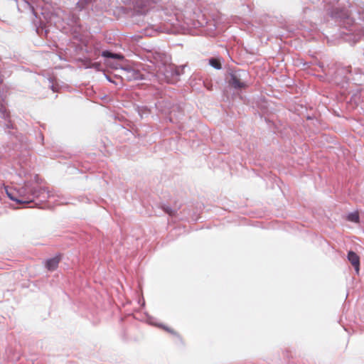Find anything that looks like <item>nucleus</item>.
I'll return each instance as SVG.
<instances>
[{"mask_svg": "<svg viewBox=\"0 0 364 364\" xmlns=\"http://www.w3.org/2000/svg\"><path fill=\"white\" fill-rule=\"evenodd\" d=\"M27 189V185H26L19 190L20 198L14 196L12 193L9 191H7V195L11 200L16 201L18 203H28L32 201V200L29 197L26 196Z\"/></svg>", "mask_w": 364, "mask_h": 364, "instance_id": "f257e3e1", "label": "nucleus"}, {"mask_svg": "<svg viewBox=\"0 0 364 364\" xmlns=\"http://www.w3.org/2000/svg\"><path fill=\"white\" fill-rule=\"evenodd\" d=\"M228 82L235 88H243L245 87V84L241 80L240 74L237 72H233L230 74Z\"/></svg>", "mask_w": 364, "mask_h": 364, "instance_id": "f03ea898", "label": "nucleus"}, {"mask_svg": "<svg viewBox=\"0 0 364 364\" xmlns=\"http://www.w3.org/2000/svg\"><path fill=\"white\" fill-rule=\"evenodd\" d=\"M348 261L354 267L357 274L360 271V257L353 251H349L347 255Z\"/></svg>", "mask_w": 364, "mask_h": 364, "instance_id": "7ed1b4c3", "label": "nucleus"}, {"mask_svg": "<svg viewBox=\"0 0 364 364\" xmlns=\"http://www.w3.org/2000/svg\"><path fill=\"white\" fill-rule=\"evenodd\" d=\"M60 261V256H55L53 258L48 259L45 262V266L48 271L55 270Z\"/></svg>", "mask_w": 364, "mask_h": 364, "instance_id": "20e7f679", "label": "nucleus"}, {"mask_svg": "<svg viewBox=\"0 0 364 364\" xmlns=\"http://www.w3.org/2000/svg\"><path fill=\"white\" fill-rule=\"evenodd\" d=\"M124 76L127 80H137L142 79V75L139 70L128 69L125 70Z\"/></svg>", "mask_w": 364, "mask_h": 364, "instance_id": "39448f33", "label": "nucleus"}, {"mask_svg": "<svg viewBox=\"0 0 364 364\" xmlns=\"http://www.w3.org/2000/svg\"><path fill=\"white\" fill-rule=\"evenodd\" d=\"M167 55L165 53H156L154 59L156 62L165 64L167 62Z\"/></svg>", "mask_w": 364, "mask_h": 364, "instance_id": "423d86ee", "label": "nucleus"}, {"mask_svg": "<svg viewBox=\"0 0 364 364\" xmlns=\"http://www.w3.org/2000/svg\"><path fill=\"white\" fill-rule=\"evenodd\" d=\"M102 55L103 57L112 58H115V59H122L123 58V56L122 55L117 54V53H112L108 50L103 51L102 53Z\"/></svg>", "mask_w": 364, "mask_h": 364, "instance_id": "0eeeda50", "label": "nucleus"}, {"mask_svg": "<svg viewBox=\"0 0 364 364\" xmlns=\"http://www.w3.org/2000/svg\"><path fill=\"white\" fill-rule=\"evenodd\" d=\"M347 220L353 223H359V213L358 212H353L348 215Z\"/></svg>", "mask_w": 364, "mask_h": 364, "instance_id": "6e6552de", "label": "nucleus"}, {"mask_svg": "<svg viewBox=\"0 0 364 364\" xmlns=\"http://www.w3.org/2000/svg\"><path fill=\"white\" fill-rule=\"evenodd\" d=\"M209 63L212 67L215 68V69L220 70L222 68L220 61L218 58H210L209 60Z\"/></svg>", "mask_w": 364, "mask_h": 364, "instance_id": "1a4fd4ad", "label": "nucleus"}, {"mask_svg": "<svg viewBox=\"0 0 364 364\" xmlns=\"http://www.w3.org/2000/svg\"><path fill=\"white\" fill-rule=\"evenodd\" d=\"M164 329H165L166 331H168V332H171V331L168 328H165V327H163Z\"/></svg>", "mask_w": 364, "mask_h": 364, "instance_id": "9d476101", "label": "nucleus"}, {"mask_svg": "<svg viewBox=\"0 0 364 364\" xmlns=\"http://www.w3.org/2000/svg\"><path fill=\"white\" fill-rule=\"evenodd\" d=\"M3 82V77L1 75H0V83H1Z\"/></svg>", "mask_w": 364, "mask_h": 364, "instance_id": "9b49d317", "label": "nucleus"}]
</instances>
